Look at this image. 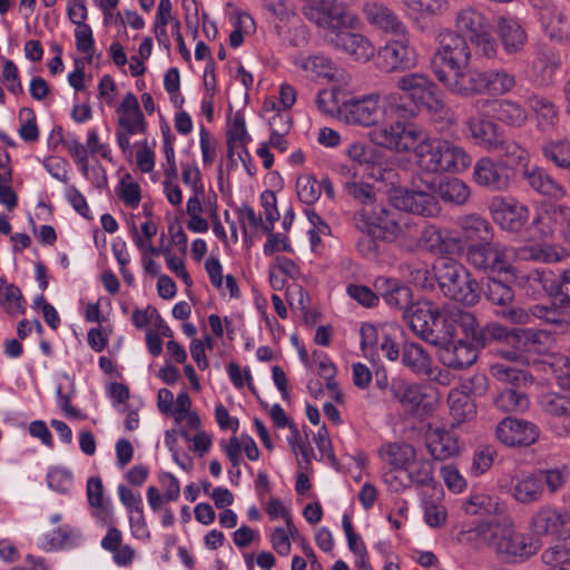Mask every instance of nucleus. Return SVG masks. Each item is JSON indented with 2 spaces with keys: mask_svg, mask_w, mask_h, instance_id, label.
Listing matches in <instances>:
<instances>
[{
  "mask_svg": "<svg viewBox=\"0 0 570 570\" xmlns=\"http://www.w3.org/2000/svg\"><path fill=\"white\" fill-rule=\"evenodd\" d=\"M471 532L507 558H529L539 549L538 540L515 532L509 514L498 520H482Z\"/></svg>",
  "mask_w": 570,
  "mask_h": 570,
  "instance_id": "nucleus-1",
  "label": "nucleus"
},
{
  "mask_svg": "<svg viewBox=\"0 0 570 570\" xmlns=\"http://www.w3.org/2000/svg\"><path fill=\"white\" fill-rule=\"evenodd\" d=\"M434 276L442 294L465 307L475 306L481 299V287L470 271L461 263L442 258L434 266Z\"/></svg>",
  "mask_w": 570,
  "mask_h": 570,
  "instance_id": "nucleus-2",
  "label": "nucleus"
},
{
  "mask_svg": "<svg viewBox=\"0 0 570 570\" xmlns=\"http://www.w3.org/2000/svg\"><path fill=\"white\" fill-rule=\"evenodd\" d=\"M391 199L396 209L419 216L434 217L440 212L435 177L424 178L423 174L414 175L411 187L395 190Z\"/></svg>",
  "mask_w": 570,
  "mask_h": 570,
  "instance_id": "nucleus-3",
  "label": "nucleus"
},
{
  "mask_svg": "<svg viewBox=\"0 0 570 570\" xmlns=\"http://www.w3.org/2000/svg\"><path fill=\"white\" fill-rule=\"evenodd\" d=\"M511 248L491 239L469 243L465 247V261L475 271L487 276L507 275L515 277L517 269L510 262Z\"/></svg>",
  "mask_w": 570,
  "mask_h": 570,
  "instance_id": "nucleus-4",
  "label": "nucleus"
},
{
  "mask_svg": "<svg viewBox=\"0 0 570 570\" xmlns=\"http://www.w3.org/2000/svg\"><path fill=\"white\" fill-rule=\"evenodd\" d=\"M549 334L544 331L533 328L508 330L503 326L501 341L507 344L508 350L500 353L510 361L529 363L534 356L547 350Z\"/></svg>",
  "mask_w": 570,
  "mask_h": 570,
  "instance_id": "nucleus-5",
  "label": "nucleus"
},
{
  "mask_svg": "<svg viewBox=\"0 0 570 570\" xmlns=\"http://www.w3.org/2000/svg\"><path fill=\"white\" fill-rule=\"evenodd\" d=\"M471 59V50L465 37L453 30L446 29L438 36V49L432 59V68L453 70L468 67Z\"/></svg>",
  "mask_w": 570,
  "mask_h": 570,
  "instance_id": "nucleus-6",
  "label": "nucleus"
},
{
  "mask_svg": "<svg viewBox=\"0 0 570 570\" xmlns=\"http://www.w3.org/2000/svg\"><path fill=\"white\" fill-rule=\"evenodd\" d=\"M350 26L351 18L347 17L341 26L324 28L322 30L324 40L356 61H368L374 56V46L363 35L352 32Z\"/></svg>",
  "mask_w": 570,
  "mask_h": 570,
  "instance_id": "nucleus-7",
  "label": "nucleus"
},
{
  "mask_svg": "<svg viewBox=\"0 0 570 570\" xmlns=\"http://www.w3.org/2000/svg\"><path fill=\"white\" fill-rule=\"evenodd\" d=\"M368 135L374 144L403 153L412 150L415 141L422 137V127L414 122L397 119L391 124L376 125Z\"/></svg>",
  "mask_w": 570,
  "mask_h": 570,
  "instance_id": "nucleus-8",
  "label": "nucleus"
},
{
  "mask_svg": "<svg viewBox=\"0 0 570 570\" xmlns=\"http://www.w3.org/2000/svg\"><path fill=\"white\" fill-rule=\"evenodd\" d=\"M402 92H410L417 107L431 112H441L445 108L443 92L439 86L424 73H407L397 80Z\"/></svg>",
  "mask_w": 570,
  "mask_h": 570,
  "instance_id": "nucleus-9",
  "label": "nucleus"
},
{
  "mask_svg": "<svg viewBox=\"0 0 570 570\" xmlns=\"http://www.w3.org/2000/svg\"><path fill=\"white\" fill-rule=\"evenodd\" d=\"M438 80L453 95L470 98L484 94V71L468 67L436 69Z\"/></svg>",
  "mask_w": 570,
  "mask_h": 570,
  "instance_id": "nucleus-10",
  "label": "nucleus"
},
{
  "mask_svg": "<svg viewBox=\"0 0 570 570\" xmlns=\"http://www.w3.org/2000/svg\"><path fill=\"white\" fill-rule=\"evenodd\" d=\"M375 63L384 72H403L416 65V51L406 36L400 37L379 49Z\"/></svg>",
  "mask_w": 570,
  "mask_h": 570,
  "instance_id": "nucleus-11",
  "label": "nucleus"
},
{
  "mask_svg": "<svg viewBox=\"0 0 570 570\" xmlns=\"http://www.w3.org/2000/svg\"><path fill=\"white\" fill-rule=\"evenodd\" d=\"M462 334L461 340H465L476 352L492 342L501 341L503 326L497 323H488L481 326L476 316L465 309L460 308V315L456 332Z\"/></svg>",
  "mask_w": 570,
  "mask_h": 570,
  "instance_id": "nucleus-12",
  "label": "nucleus"
},
{
  "mask_svg": "<svg viewBox=\"0 0 570 570\" xmlns=\"http://www.w3.org/2000/svg\"><path fill=\"white\" fill-rule=\"evenodd\" d=\"M489 210L493 220L510 233H519L529 219V208L514 198L494 196Z\"/></svg>",
  "mask_w": 570,
  "mask_h": 570,
  "instance_id": "nucleus-13",
  "label": "nucleus"
},
{
  "mask_svg": "<svg viewBox=\"0 0 570 570\" xmlns=\"http://www.w3.org/2000/svg\"><path fill=\"white\" fill-rule=\"evenodd\" d=\"M338 114L347 124L363 127L376 126L383 117V111L379 104V95L348 99L341 104Z\"/></svg>",
  "mask_w": 570,
  "mask_h": 570,
  "instance_id": "nucleus-14",
  "label": "nucleus"
},
{
  "mask_svg": "<svg viewBox=\"0 0 570 570\" xmlns=\"http://www.w3.org/2000/svg\"><path fill=\"white\" fill-rule=\"evenodd\" d=\"M358 214L364 223V227L367 229V234L372 237L385 242H393L396 238L400 226L394 212L376 204L373 207H361Z\"/></svg>",
  "mask_w": 570,
  "mask_h": 570,
  "instance_id": "nucleus-15",
  "label": "nucleus"
},
{
  "mask_svg": "<svg viewBox=\"0 0 570 570\" xmlns=\"http://www.w3.org/2000/svg\"><path fill=\"white\" fill-rule=\"evenodd\" d=\"M482 293L489 303L502 308L497 311V314L502 315L504 318L520 322L524 316L521 308L511 306L514 301L513 288L507 282L495 278V275L487 277V282L481 288Z\"/></svg>",
  "mask_w": 570,
  "mask_h": 570,
  "instance_id": "nucleus-16",
  "label": "nucleus"
},
{
  "mask_svg": "<svg viewBox=\"0 0 570 570\" xmlns=\"http://www.w3.org/2000/svg\"><path fill=\"white\" fill-rule=\"evenodd\" d=\"M472 180L478 186L491 191H503L510 186V175L507 168L491 157H482L476 160Z\"/></svg>",
  "mask_w": 570,
  "mask_h": 570,
  "instance_id": "nucleus-17",
  "label": "nucleus"
},
{
  "mask_svg": "<svg viewBox=\"0 0 570 570\" xmlns=\"http://www.w3.org/2000/svg\"><path fill=\"white\" fill-rule=\"evenodd\" d=\"M390 392L394 400L415 415H424L433 409L432 402L426 400V395L417 384L395 377L391 381Z\"/></svg>",
  "mask_w": 570,
  "mask_h": 570,
  "instance_id": "nucleus-18",
  "label": "nucleus"
},
{
  "mask_svg": "<svg viewBox=\"0 0 570 570\" xmlns=\"http://www.w3.org/2000/svg\"><path fill=\"white\" fill-rule=\"evenodd\" d=\"M465 126L474 144L488 151L497 150L502 145L504 135L500 126L485 115L468 118Z\"/></svg>",
  "mask_w": 570,
  "mask_h": 570,
  "instance_id": "nucleus-19",
  "label": "nucleus"
},
{
  "mask_svg": "<svg viewBox=\"0 0 570 570\" xmlns=\"http://www.w3.org/2000/svg\"><path fill=\"white\" fill-rule=\"evenodd\" d=\"M414 151L419 168L425 173L442 174V139L431 138L422 128V137L415 141Z\"/></svg>",
  "mask_w": 570,
  "mask_h": 570,
  "instance_id": "nucleus-20",
  "label": "nucleus"
},
{
  "mask_svg": "<svg viewBox=\"0 0 570 570\" xmlns=\"http://www.w3.org/2000/svg\"><path fill=\"white\" fill-rule=\"evenodd\" d=\"M479 352L469 345L465 340L455 336L439 346L438 357L440 362L453 370H463L473 365L478 360Z\"/></svg>",
  "mask_w": 570,
  "mask_h": 570,
  "instance_id": "nucleus-21",
  "label": "nucleus"
},
{
  "mask_svg": "<svg viewBox=\"0 0 570 570\" xmlns=\"http://www.w3.org/2000/svg\"><path fill=\"white\" fill-rule=\"evenodd\" d=\"M423 440L428 453L438 461L455 456L462 448L454 430H425Z\"/></svg>",
  "mask_w": 570,
  "mask_h": 570,
  "instance_id": "nucleus-22",
  "label": "nucleus"
},
{
  "mask_svg": "<svg viewBox=\"0 0 570 570\" xmlns=\"http://www.w3.org/2000/svg\"><path fill=\"white\" fill-rule=\"evenodd\" d=\"M363 13L366 21L376 29L397 37L407 35V29L399 16L383 3L366 2L363 7Z\"/></svg>",
  "mask_w": 570,
  "mask_h": 570,
  "instance_id": "nucleus-23",
  "label": "nucleus"
},
{
  "mask_svg": "<svg viewBox=\"0 0 570 570\" xmlns=\"http://www.w3.org/2000/svg\"><path fill=\"white\" fill-rule=\"evenodd\" d=\"M460 315V307L445 305L442 308L435 306L430 344L434 346L444 345L456 336V326Z\"/></svg>",
  "mask_w": 570,
  "mask_h": 570,
  "instance_id": "nucleus-24",
  "label": "nucleus"
},
{
  "mask_svg": "<svg viewBox=\"0 0 570 570\" xmlns=\"http://www.w3.org/2000/svg\"><path fill=\"white\" fill-rule=\"evenodd\" d=\"M482 107L490 108L494 117L504 125L521 128L528 120L527 110L517 101L510 99H484L478 101Z\"/></svg>",
  "mask_w": 570,
  "mask_h": 570,
  "instance_id": "nucleus-25",
  "label": "nucleus"
},
{
  "mask_svg": "<svg viewBox=\"0 0 570 570\" xmlns=\"http://www.w3.org/2000/svg\"><path fill=\"white\" fill-rule=\"evenodd\" d=\"M417 245L433 254H452L460 248V240L439 227L426 224L417 237Z\"/></svg>",
  "mask_w": 570,
  "mask_h": 570,
  "instance_id": "nucleus-26",
  "label": "nucleus"
},
{
  "mask_svg": "<svg viewBox=\"0 0 570 570\" xmlns=\"http://www.w3.org/2000/svg\"><path fill=\"white\" fill-rule=\"evenodd\" d=\"M379 458L394 470H404L417 456L415 446L406 441L385 442L377 449Z\"/></svg>",
  "mask_w": 570,
  "mask_h": 570,
  "instance_id": "nucleus-27",
  "label": "nucleus"
},
{
  "mask_svg": "<svg viewBox=\"0 0 570 570\" xmlns=\"http://www.w3.org/2000/svg\"><path fill=\"white\" fill-rule=\"evenodd\" d=\"M523 179L537 193L559 200L566 196L564 187L556 181L544 169L540 167L525 168Z\"/></svg>",
  "mask_w": 570,
  "mask_h": 570,
  "instance_id": "nucleus-28",
  "label": "nucleus"
},
{
  "mask_svg": "<svg viewBox=\"0 0 570 570\" xmlns=\"http://www.w3.org/2000/svg\"><path fill=\"white\" fill-rule=\"evenodd\" d=\"M497 26L504 50L508 53L520 52L528 40L521 23L513 17H499Z\"/></svg>",
  "mask_w": 570,
  "mask_h": 570,
  "instance_id": "nucleus-29",
  "label": "nucleus"
},
{
  "mask_svg": "<svg viewBox=\"0 0 570 570\" xmlns=\"http://www.w3.org/2000/svg\"><path fill=\"white\" fill-rule=\"evenodd\" d=\"M455 27V32H459L462 36H468L470 40L485 36V31L491 29L487 17L481 11L471 7L461 9L456 13Z\"/></svg>",
  "mask_w": 570,
  "mask_h": 570,
  "instance_id": "nucleus-30",
  "label": "nucleus"
},
{
  "mask_svg": "<svg viewBox=\"0 0 570 570\" xmlns=\"http://www.w3.org/2000/svg\"><path fill=\"white\" fill-rule=\"evenodd\" d=\"M463 510L470 515H490V520H498L507 517L505 504L498 498L490 497L485 493H474L463 503Z\"/></svg>",
  "mask_w": 570,
  "mask_h": 570,
  "instance_id": "nucleus-31",
  "label": "nucleus"
},
{
  "mask_svg": "<svg viewBox=\"0 0 570 570\" xmlns=\"http://www.w3.org/2000/svg\"><path fill=\"white\" fill-rule=\"evenodd\" d=\"M401 2L422 31L424 30L422 20L441 17L449 9V0H401Z\"/></svg>",
  "mask_w": 570,
  "mask_h": 570,
  "instance_id": "nucleus-32",
  "label": "nucleus"
},
{
  "mask_svg": "<svg viewBox=\"0 0 570 570\" xmlns=\"http://www.w3.org/2000/svg\"><path fill=\"white\" fill-rule=\"evenodd\" d=\"M543 491V478L537 473L515 478L510 490L511 495L522 504H530L539 501Z\"/></svg>",
  "mask_w": 570,
  "mask_h": 570,
  "instance_id": "nucleus-33",
  "label": "nucleus"
},
{
  "mask_svg": "<svg viewBox=\"0 0 570 570\" xmlns=\"http://www.w3.org/2000/svg\"><path fill=\"white\" fill-rule=\"evenodd\" d=\"M560 66L561 60L557 55L551 51L541 52L532 63L531 81L538 87L552 86Z\"/></svg>",
  "mask_w": 570,
  "mask_h": 570,
  "instance_id": "nucleus-34",
  "label": "nucleus"
},
{
  "mask_svg": "<svg viewBox=\"0 0 570 570\" xmlns=\"http://www.w3.org/2000/svg\"><path fill=\"white\" fill-rule=\"evenodd\" d=\"M442 173H462L472 163L471 155L460 144L442 139Z\"/></svg>",
  "mask_w": 570,
  "mask_h": 570,
  "instance_id": "nucleus-35",
  "label": "nucleus"
},
{
  "mask_svg": "<svg viewBox=\"0 0 570 570\" xmlns=\"http://www.w3.org/2000/svg\"><path fill=\"white\" fill-rule=\"evenodd\" d=\"M450 415L453 420L450 428H458L470 422L476 414V406L468 392L452 390L448 396Z\"/></svg>",
  "mask_w": 570,
  "mask_h": 570,
  "instance_id": "nucleus-36",
  "label": "nucleus"
},
{
  "mask_svg": "<svg viewBox=\"0 0 570 570\" xmlns=\"http://www.w3.org/2000/svg\"><path fill=\"white\" fill-rule=\"evenodd\" d=\"M533 6L539 9V19L551 39H562L566 17L552 2L538 0Z\"/></svg>",
  "mask_w": 570,
  "mask_h": 570,
  "instance_id": "nucleus-37",
  "label": "nucleus"
},
{
  "mask_svg": "<svg viewBox=\"0 0 570 570\" xmlns=\"http://www.w3.org/2000/svg\"><path fill=\"white\" fill-rule=\"evenodd\" d=\"M435 306L432 302L417 303L406 317L411 330L429 344Z\"/></svg>",
  "mask_w": 570,
  "mask_h": 570,
  "instance_id": "nucleus-38",
  "label": "nucleus"
},
{
  "mask_svg": "<svg viewBox=\"0 0 570 570\" xmlns=\"http://www.w3.org/2000/svg\"><path fill=\"white\" fill-rule=\"evenodd\" d=\"M563 392H544L540 394L538 403L542 412L557 419L570 417V389H561Z\"/></svg>",
  "mask_w": 570,
  "mask_h": 570,
  "instance_id": "nucleus-39",
  "label": "nucleus"
},
{
  "mask_svg": "<svg viewBox=\"0 0 570 570\" xmlns=\"http://www.w3.org/2000/svg\"><path fill=\"white\" fill-rule=\"evenodd\" d=\"M460 227L470 243L488 242L494 239V229L491 223L478 214L465 215L460 219Z\"/></svg>",
  "mask_w": 570,
  "mask_h": 570,
  "instance_id": "nucleus-40",
  "label": "nucleus"
},
{
  "mask_svg": "<svg viewBox=\"0 0 570 570\" xmlns=\"http://www.w3.org/2000/svg\"><path fill=\"white\" fill-rule=\"evenodd\" d=\"M566 522V517L558 510L542 508L533 515L531 528L537 535L556 534Z\"/></svg>",
  "mask_w": 570,
  "mask_h": 570,
  "instance_id": "nucleus-41",
  "label": "nucleus"
},
{
  "mask_svg": "<svg viewBox=\"0 0 570 570\" xmlns=\"http://www.w3.org/2000/svg\"><path fill=\"white\" fill-rule=\"evenodd\" d=\"M495 406L503 412L522 413L528 410V394L514 386H507L494 397Z\"/></svg>",
  "mask_w": 570,
  "mask_h": 570,
  "instance_id": "nucleus-42",
  "label": "nucleus"
},
{
  "mask_svg": "<svg viewBox=\"0 0 570 570\" xmlns=\"http://www.w3.org/2000/svg\"><path fill=\"white\" fill-rule=\"evenodd\" d=\"M435 193L445 203L463 205L470 197L469 186L459 178H452L444 183L435 177Z\"/></svg>",
  "mask_w": 570,
  "mask_h": 570,
  "instance_id": "nucleus-43",
  "label": "nucleus"
},
{
  "mask_svg": "<svg viewBox=\"0 0 570 570\" xmlns=\"http://www.w3.org/2000/svg\"><path fill=\"white\" fill-rule=\"evenodd\" d=\"M403 471L407 472L409 483L416 488H435L438 483L434 478V464L428 459H415Z\"/></svg>",
  "mask_w": 570,
  "mask_h": 570,
  "instance_id": "nucleus-44",
  "label": "nucleus"
},
{
  "mask_svg": "<svg viewBox=\"0 0 570 570\" xmlns=\"http://www.w3.org/2000/svg\"><path fill=\"white\" fill-rule=\"evenodd\" d=\"M402 363L416 374L428 373L431 365V357L422 345L414 342H406L403 345Z\"/></svg>",
  "mask_w": 570,
  "mask_h": 570,
  "instance_id": "nucleus-45",
  "label": "nucleus"
},
{
  "mask_svg": "<svg viewBox=\"0 0 570 570\" xmlns=\"http://www.w3.org/2000/svg\"><path fill=\"white\" fill-rule=\"evenodd\" d=\"M400 269L403 276L407 277L414 286L422 289L433 287L435 276L431 273L426 263L419 261L405 262L401 264Z\"/></svg>",
  "mask_w": 570,
  "mask_h": 570,
  "instance_id": "nucleus-46",
  "label": "nucleus"
},
{
  "mask_svg": "<svg viewBox=\"0 0 570 570\" xmlns=\"http://www.w3.org/2000/svg\"><path fill=\"white\" fill-rule=\"evenodd\" d=\"M515 86V77L505 70L484 71V94L504 95Z\"/></svg>",
  "mask_w": 570,
  "mask_h": 570,
  "instance_id": "nucleus-47",
  "label": "nucleus"
},
{
  "mask_svg": "<svg viewBox=\"0 0 570 570\" xmlns=\"http://www.w3.org/2000/svg\"><path fill=\"white\" fill-rule=\"evenodd\" d=\"M527 104L538 116L540 126H552L554 124L558 109L549 98L533 94L528 96Z\"/></svg>",
  "mask_w": 570,
  "mask_h": 570,
  "instance_id": "nucleus-48",
  "label": "nucleus"
},
{
  "mask_svg": "<svg viewBox=\"0 0 570 570\" xmlns=\"http://www.w3.org/2000/svg\"><path fill=\"white\" fill-rule=\"evenodd\" d=\"M299 68L309 72L312 77L333 79L336 72L335 63L323 55H312L303 58Z\"/></svg>",
  "mask_w": 570,
  "mask_h": 570,
  "instance_id": "nucleus-49",
  "label": "nucleus"
},
{
  "mask_svg": "<svg viewBox=\"0 0 570 570\" xmlns=\"http://www.w3.org/2000/svg\"><path fill=\"white\" fill-rule=\"evenodd\" d=\"M389 108L396 114V116L403 121L412 119L417 116L420 108L417 102L411 98L410 92H394L387 96Z\"/></svg>",
  "mask_w": 570,
  "mask_h": 570,
  "instance_id": "nucleus-50",
  "label": "nucleus"
},
{
  "mask_svg": "<svg viewBox=\"0 0 570 570\" xmlns=\"http://www.w3.org/2000/svg\"><path fill=\"white\" fill-rule=\"evenodd\" d=\"M497 439L509 448L529 446L537 442V430H495Z\"/></svg>",
  "mask_w": 570,
  "mask_h": 570,
  "instance_id": "nucleus-51",
  "label": "nucleus"
},
{
  "mask_svg": "<svg viewBox=\"0 0 570 570\" xmlns=\"http://www.w3.org/2000/svg\"><path fill=\"white\" fill-rule=\"evenodd\" d=\"M0 303L10 315L24 313V299L20 288L4 281L0 285Z\"/></svg>",
  "mask_w": 570,
  "mask_h": 570,
  "instance_id": "nucleus-52",
  "label": "nucleus"
},
{
  "mask_svg": "<svg viewBox=\"0 0 570 570\" xmlns=\"http://www.w3.org/2000/svg\"><path fill=\"white\" fill-rule=\"evenodd\" d=\"M543 562L549 570H570V542H563L547 549L542 553Z\"/></svg>",
  "mask_w": 570,
  "mask_h": 570,
  "instance_id": "nucleus-53",
  "label": "nucleus"
},
{
  "mask_svg": "<svg viewBox=\"0 0 570 570\" xmlns=\"http://www.w3.org/2000/svg\"><path fill=\"white\" fill-rule=\"evenodd\" d=\"M558 273L550 268H537L527 275V282L530 286L540 287L551 299L557 286Z\"/></svg>",
  "mask_w": 570,
  "mask_h": 570,
  "instance_id": "nucleus-54",
  "label": "nucleus"
},
{
  "mask_svg": "<svg viewBox=\"0 0 570 570\" xmlns=\"http://www.w3.org/2000/svg\"><path fill=\"white\" fill-rule=\"evenodd\" d=\"M542 153L557 166L570 169V141H549L543 145Z\"/></svg>",
  "mask_w": 570,
  "mask_h": 570,
  "instance_id": "nucleus-55",
  "label": "nucleus"
},
{
  "mask_svg": "<svg viewBox=\"0 0 570 570\" xmlns=\"http://www.w3.org/2000/svg\"><path fill=\"white\" fill-rule=\"evenodd\" d=\"M412 289L409 286L401 284L399 287L394 288V292L390 294L385 303L392 308L402 311L404 318H406L412 312L413 306H415V304L412 303Z\"/></svg>",
  "mask_w": 570,
  "mask_h": 570,
  "instance_id": "nucleus-56",
  "label": "nucleus"
},
{
  "mask_svg": "<svg viewBox=\"0 0 570 570\" xmlns=\"http://www.w3.org/2000/svg\"><path fill=\"white\" fill-rule=\"evenodd\" d=\"M297 196L306 205L314 204L321 196V186L312 175H302L296 180Z\"/></svg>",
  "mask_w": 570,
  "mask_h": 570,
  "instance_id": "nucleus-57",
  "label": "nucleus"
},
{
  "mask_svg": "<svg viewBox=\"0 0 570 570\" xmlns=\"http://www.w3.org/2000/svg\"><path fill=\"white\" fill-rule=\"evenodd\" d=\"M19 136L27 142L37 141L39 138V128L37 126L36 114L32 108L23 107L19 111Z\"/></svg>",
  "mask_w": 570,
  "mask_h": 570,
  "instance_id": "nucleus-58",
  "label": "nucleus"
},
{
  "mask_svg": "<svg viewBox=\"0 0 570 570\" xmlns=\"http://www.w3.org/2000/svg\"><path fill=\"white\" fill-rule=\"evenodd\" d=\"M551 301L558 308H570V268L558 272L557 286Z\"/></svg>",
  "mask_w": 570,
  "mask_h": 570,
  "instance_id": "nucleus-59",
  "label": "nucleus"
},
{
  "mask_svg": "<svg viewBox=\"0 0 570 570\" xmlns=\"http://www.w3.org/2000/svg\"><path fill=\"white\" fill-rule=\"evenodd\" d=\"M346 193L357 200L362 207H373L376 205V195L374 187L370 184L364 183H346Z\"/></svg>",
  "mask_w": 570,
  "mask_h": 570,
  "instance_id": "nucleus-60",
  "label": "nucleus"
},
{
  "mask_svg": "<svg viewBox=\"0 0 570 570\" xmlns=\"http://www.w3.org/2000/svg\"><path fill=\"white\" fill-rule=\"evenodd\" d=\"M550 365L559 387L570 389V351L553 355Z\"/></svg>",
  "mask_w": 570,
  "mask_h": 570,
  "instance_id": "nucleus-61",
  "label": "nucleus"
},
{
  "mask_svg": "<svg viewBox=\"0 0 570 570\" xmlns=\"http://www.w3.org/2000/svg\"><path fill=\"white\" fill-rule=\"evenodd\" d=\"M495 456H497V451L493 446H491V445L478 446L473 454L471 471L475 475L485 473L493 465Z\"/></svg>",
  "mask_w": 570,
  "mask_h": 570,
  "instance_id": "nucleus-62",
  "label": "nucleus"
},
{
  "mask_svg": "<svg viewBox=\"0 0 570 570\" xmlns=\"http://www.w3.org/2000/svg\"><path fill=\"white\" fill-rule=\"evenodd\" d=\"M494 151L500 153L511 165H523L529 157L527 149L515 141L505 140L504 135L502 136V145Z\"/></svg>",
  "mask_w": 570,
  "mask_h": 570,
  "instance_id": "nucleus-63",
  "label": "nucleus"
},
{
  "mask_svg": "<svg viewBox=\"0 0 570 570\" xmlns=\"http://www.w3.org/2000/svg\"><path fill=\"white\" fill-rule=\"evenodd\" d=\"M227 139L236 140L240 145H247L249 136L246 130L245 117L240 111H236L228 119Z\"/></svg>",
  "mask_w": 570,
  "mask_h": 570,
  "instance_id": "nucleus-64",
  "label": "nucleus"
}]
</instances>
